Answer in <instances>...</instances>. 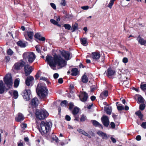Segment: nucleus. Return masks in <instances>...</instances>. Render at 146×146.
Wrapping results in <instances>:
<instances>
[{
    "label": "nucleus",
    "mask_w": 146,
    "mask_h": 146,
    "mask_svg": "<svg viewBox=\"0 0 146 146\" xmlns=\"http://www.w3.org/2000/svg\"><path fill=\"white\" fill-rule=\"evenodd\" d=\"M45 61L47 62V64L51 68L55 67L56 66L62 67L66 65V61L60 55L56 53L54 54L53 57L51 56H46Z\"/></svg>",
    "instance_id": "f257e3e1"
},
{
    "label": "nucleus",
    "mask_w": 146,
    "mask_h": 146,
    "mask_svg": "<svg viewBox=\"0 0 146 146\" xmlns=\"http://www.w3.org/2000/svg\"><path fill=\"white\" fill-rule=\"evenodd\" d=\"M36 92L41 99L45 98L48 95V90L47 87L42 84H38Z\"/></svg>",
    "instance_id": "f03ea898"
},
{
    "label": "nucleus",
    "mask_w": 146,
    "mask_h": 146,
    "mask_svg": "<svg viewBox=\"0 0 146 146\" xmlns=\"http://www.w3.org/2000/svg\"><path fill=\"white\" fill-rule=\"evenodd\" d=\"M40 128L39 131L42 135L46 134L50 129L51 127L49 122L42 121L40 125Z\"/></svg>",
    "instance_id": "7ed1b4c3"
},
{
    "label": "nucleus",
    "mask_w": 146,
    "mask_h": 146,
    "mask_svg": "<svg viewBox=\"0 0 146 146\" xmlns=\"http://www.w3.org/2000/svg\"><path fill=\"white\" fill-rule=\"evenodd\" d=\"M35 114L36 118L40 120L45 119L48 115V113L46 111L42 109H36Z\"/></svg>",
    "instance_id": "20e7f679"
},
{
    "label": "nucleus",
    "mask_w": 146,
    "mask_h": 146,
    "mask_svg": "<svg viewBox=\"0 0 146 146\" xmlns=\"http://www.w3.org/2000/svg\"><path fill=\"white\" fill-rule=\"evenodd\" d=\"M23 98L25 100H38L36 97L32 98L31 91L29 89H25L23 92L22 94Z\"/></svg>",
    "instance_id": "39448f33"
},
{
    "label": "nucleus",
    "mask_w": 146,
    "mask_h": 146,
    "mask_svg": "<svg viewBox=\"0 0 146 146\" xmlns=\"http://www.w3.org/2000/svg\"><path fill=\"white\" fill-rule=\"evenodd\" d=\"M23 57L25 59H28L29 62L30 63L34 61L36 57L35 54L33 52H25L23 54Z\"/></svg>",
    "instance_id": "423d86ee"
},
{
    "label": "nucleus",
    "mask_w": 146,
    "mask_h": 146,
    "mask_svg": "<svg viewBox=\"0 0 146 146\" xmlns=\"http://www.w3.org/2000/svg\"><path fill=\"white\" fill-rule=\"evenodd\" d=\"M4 81L5 84L9 88L12 86L13 84L12 76L11 74H7L4 78Z\"/></svg>",
    "instance_id": "0eeeda50"
},
{
    "label": "nucleus",
    "mask_w": 146,
    "mask_h": 146,
    "mask_svg": "<svg viewBox=\"0 0 146 146\" xmlns=\"http://www.w3.org/2000/svg\"><path fill=\"white\" fill-rule=\"evenodd\" d=\"M25 64V63L21 60L19 62L15 63L13 66L14 68L17 70H20L24 67Z\"/></svg>",
    "instance_id": "6e6552de"
},
{
    "label": "nucleus",
    "mask_w": 146,
    "mask_h": 146,
    "mask_svg": "<svg viewBox=\"0 0 146 146\" xmlns=\"http://www.w3.org/2000/svg\"><path fill=\"white\" fill-rule=\"evenodd\" d=\"M80 110V108L77 107H74V117L75 119L74 120L79 121V115H78L79 112Z\"/></svg>",
    "instance_id": "1a4fd4ad"
},
{
    "label": "nucleus",
    "mask_w": 146,
    "mask_h": 146,
    "mask_svg": "<svg viewBox=\"0 0 146 146\" xmlns=\"http://www.w3.org/2000/svg\"><path fill=\"white\" fill-rule=\"evenodd\" d=\"M102 123L106 127H108L109 124L108 117L107 116L104 115L101 118Z\"/></svg>",
    "instance_id": "9d476101"
},
{
    "label": "nucleus",
    "mask_w": 146,
    "mask_h": 146,
    "mask_svg": "<svg viewBox=\"0 0 146 146\" xmlns=\"http://www.w3.org/2000/svg\"><path fill=\"white\" fill-rule=\"evenodd\" d=\"M24 67L25 75L26 76H27L32 72V68L28 65H25Z\"/></svg>",
    "instance_id": "9b49d317"
},
{
    "label": "nucleus",
    "mask_w": 146,
    "mask_h": 146,
    "mask_svg": "<svg viewBox=\"0 0 146 146\" xmlns=\"http://www.w3.org/2000/svg\"><path fill=\"white\" fill-rule=\"evenodd\" d=\"M34 81V78L32 76H29L27 77L25 81V84L28 86H29L31 84H32Z\"/></svg>",
    "instance_id": "f8f14e48"
},
{
    "label": "nucleus",
    "mask_w": 146,
    "mask_h": 146,
    "mask_svg": "<svg viewBox=\"0 0 146 146\" xmlns=\"http://www.w3.org/2000/svg\"><path fill=\"white\" fill-rule=\"evenodd\" d=\"M26 34L24 36L25 39L27 40H29V39H32L34 35V32L33 31H27L26 32Z\"/></svg>",
    "instance_id": "ddd939ff"
},
{
    "label": "nucleus",
    "mask_w": 146,
    "mask_h": 146,
    "mask_svg": "<svg viewBox=\"0 0 146 146\" xmlns=\"http://www.w3.org/2000/svg\"><path fill=\"white\" fill-rule=\"evenodd\" d=\"M97 134L100 137H101L103 139H107L108 137L107 134L101 131H98Z\"/></svg>",
    "instance_id": "4468645a"
},
{
    "label": "nucleus",
    "mask_w": 146,
    "mask_h": 146,
    "mask_svg": "<svg viewBox=\"0 0 146 146\" xmlns=\"http://www.w3.org/2000/svg\"><path fill=\"white\" fill-rule=\"evenodd\" d=\"M61 53L62 56L64 57L66 60H68L70 59V54L69 52L63 50L61 52Z\"/></svg>",
    "instance_id": "2eb2a0df"
},
{
    "label": "nucleus",
    "mask_w": 146,
    "mask_h": 146,
    "mask_svg": "<svg viewBox=\"0 0 146 146\" xmlns=\"http://www.w3.org/2000/svg\"><path fill=\"white\" fill-rule=\"evenodd\" d=\"M25 117L21 113H18L17 115L15 117V120L18 122H21L24 119Z\"/></svg>",
    "instance_id": "dca6fc26"
},
{
    "label": "nucleus",
    "mask_w": 146,
    "mask_h": 146,
    "mask_svg": "<svg viewBox=\"0 0 146 146\" xmlns=\"http://www.w3.org/2000/svg\"><path fill=\"white\" fill-rule=\"evenodd\" d=\"M79 98L81 100H87L88 98V95L85 92H84L81 94Z\"/></svg>",
    "instance_id": "f3484780"
},
{
    "label": "nucleus",
    "mask_w": 146,
    "mask_h": 146,
    "mask_svg": "<svg viewBox=\"0 0 146 146\" xmlns=\"http://www.w3.org/2000/svg\"><path fill=\"white\" fill-rule=\"evenodd\" d=\"M34 37L40 41H45V38L44 37H42L40 33H38L35 34Z\"/></svg>",
    "instance_id": "a211bd4d"
},
{
    "label": "nucleus",
    "mask_w": 146,
    "mask_h": 146,
    "mask_svg": "<svg viewBox=\"0 0 146 146\" xmlns=\"http://www.w3.org/2000/svg\"><path fill=\"white\" fill-rule=\"evenodd\" d=\"M108 95V92L107 90H105L102 92L100 94V98H101V100L105 99L106 97Z\"/></svg>",
    "instance_id": "6ab92c4d"
},
{
    "label": "nucleus",
    "mask_w": 146,
    "mask_h": 146,
    "mask_svg": "<svg viewBox=\"0 0 146 146\" xmlns=\"http://www.w3.org/2000/svg\"><path fill=\"white\" fill-rule=\"evenodd\" d=\"M115 73V70H112L111 68H108V69L107 72V76L109 78L110 76H113Z\"/></svg>",
    "instance_id": "aec40b11"
},
{
    "label": "nucleus",
    "mask_w": 146,
    "mask_h": 146,
    "mask_svg": "<svg viewBox=\"0 0 146 146\" xmlns=\"http://www.w3.org/2000/svg\"><path fill=\"white\" fill-rule=\"evenodd\" d=\"M112 115L115 123H117L118 125H119L120 123V117L118 116L117 115H116L114 113H112Z\"/></svg>",
    "instance_id": "412c9836"
},
{
    "label": "nucleus",
    "mask_w": 146,
    "mask_h": 146,
    "mask_svg": "<svg viewBox=\"0 0 146 146\" xmlns=\"http://www.w3.org/2000/svg\"><path fill=\"white\" fill-rule=\"evenodd\" d=\"M100 57V54L98 52H94L92 53V57L94 59H98Z\"/></svg>",
    "instance_id": "4be33fe9"
},
{
    "label": "nucleus",
    "mask_w": 146,
    "mask_h": 146,
    "mask_svg": "<svg viewBox=\"0 0 146 146\" xmlns=\"http://www.w3.org/2000/svg\"><path fill=\"white\" fill-rule=\"evenodd\" d=\"M137 103L139 104H141L139 105V108L141 110H143L145 108L146 106L145 104H144V101H137Z\"/></svg>",
    "instance_id": "5701e85b"
},
{
    "label": "nucleus",
    "mask_w": 146,
    "mask_h": 146,
    "mask_svg": "<svg viewBox=\"0 0 146 146\" xmlns=\"http://www.w3.org/2000/svg\"><path fill=\"white\" fill-rule=\"evenodd\" d=\"M137 40L141 45H144L146 43V40H144L143 38H141L140 35L137 37Z\"/></svg>",
    "instance_id": "b1692460"
},
{
    "label": "nucleus",
    "mask_w": 146,
    "mask_h": 146,
    "mask_svg": "<svg viewBox=\"0 0 146 146\" xmlns=\"http://www.w3.org/2000/svg\"><path fill=\"white\" fill-rule=\"evenodd\" d=\"M77 131L83 135L84 136H86L90 138H91V136L89 134L87 133L84 130L81 129H77Z\"/></svg>",
    "instance_id": "393cba45"
},
{
    "label": "nucleus",
    "mask_w": 146,
    "mask_h": 146,
    "mask_svg": "<svg viewBox=\"0 0 146 146\" xmlns=\"http://www.w3.org/2000/svg\"><path fill=\"white\" fill-rule=\"evenodd\" d=\"M31 102L30 103V104L32 108H36L38 106L39 103V101H31Z\"/></svg>",
    "instance_id": "a878e982"
},
{
    "label": "nucleus",
    "mask_w": 146,
    "mask_h": 146,
    "mask_svg": "<svg viewBox=\"0 0 146 146\" xmlns=\"http://www.w3.org/2000/svg\"><path fill=\"white\" fill-rule=\"evenodd\" d=\"M135 114L138 117L140 120L143 121V115L142 113L140 110H139L136 111L135 112Z\"/></svg>",
    "instance_id": "bb28decb"
},
{
    "label": "nucleus",
    "mask_w": 146,
    "mask_h": 146,
    "mask_svg": "<svg viewBox=\"0 0 146 146\" xmlns=\"http://www.w3.org/2000/svg\"><path fill=\"white\" fill-rule=\"evenodd\" d=\"M5 87L2 80L0 81V94H2L5 92Z\"/></svg>",
    "instance_id": "cd10ccee"
},
{
    "label": "nucleus",
    "mask_w": 146,
    "mask_h": 146,
    "mask_svg": "<svg viewBox=\"0 0 146 146\" xmlns=\"http://www.w3.org/2000/svg\"><path fill=\"white\" fill-rule=\"evenodd\" d=\"M81 44L84 46H86L88 44L87 43V38H80V39Z\"/></svg>",
    "instance_id": "c85d7f7f"
},
{
    "label": "nucleus",
    "mask_w": 146,
    "mask_h": 146,
    "mask_svg": "<svg viewBox=\"0 0 146 146\" xmlns=\"http://www.w3.org/2000/svg\"><path fill=\"white\" fill-rule=\"evenodd\" d=\"M86 73H85L84 75H83L81 78L82 81L84 83H86L88 81V78L86 75Z\"/></svg>",
    "instance_id": "c756f323"
},
{
    "label": "nucleus",
    "mask_w": 146,
    "mask_h": 146,
    "mask_svg": "<svg viewBox=\"0 0 146 146\" xmlns=\"http://www.w3.org/2000/svg\"><path fill=\"white\" fill-rule=\"evenodd\" d=\"M17 44L19 46H20L21 47L24 48L26 46V44L25 43L23 42L21 40H19L17 43Z\"/></svg>",
    "instance_id": "7c9ffc66"
},
{
    "label": "nucleus",
    "mask_w": 146,
    "mask_h": 146,
    "mask_svg": "<svg viewBox=\"0 0 146 146\" xmlns=\"http://www.w3.org/2000/svg\"><path fill=\"white\" fill-rule=\"evenodd\" d=\"M92 123L93 125L96 127H102V125L99 123L98 121L95 120H92Z\"/></svg>",
    "instance_id": "2f4dec72"
},
{
    "label": "nucleus",
    "mask_w": 146,
    "mask_h": 146,
    "mask_svg": "<svg viewBox=\"0 0 146 146\" xmlns=\"http://www.w3.org/2000/svg\"><path fill=\"white\" fill-rule=\"evenodd\" d=\"M135 99L137 100H143V98L142 96L139 95H136L134 97Z\"/></svg>",
    "instance_id": "473e14b6"
},
{
    "label": "nucleus",
    "mask_w": 146,
    "mask_h": 146,
    "mask_svg": "<svg viewBox=\"0 0 146 146\" xmlns=\"http://www.w3.org/2000/svg\"><path fill=\"white\" fill-rule=\"evenodd\" d=\"M40 80H43L46 81L48 84H50V82L49 81L48 79L42 76L40 78Z\"/></svg>",
    "instance_id": "72a5a7b5"
},
{
    "label": "nucleus",
    "mask_w": 146,
    "mask_h": 146,
    "mask_svg": "<svg viewBox=\"0 0 146 146\" xmlns=\"http://www.w3.org/2000/svg\"><path fill=\"white\" fill-rule=\"evenodd\" d=\"M19 84V80L17 79H16L14 82V87L15 88H17L18 87Z\"/></svg>",
    "instance_id": "f704fd0d"
},
{
    "label": "nucleus",
    "mask_w": 146,
    "mask_h": 146,
    "mask_svg": "<svg viewBox=\"0 0 146 146\" xmlns=\"http://www.w3.org/2000/svg\"><path fill=\"white\" fill-rule=\"evenodd\" d=\"M80 72L76 68H74V76H76L79 74Z\"/></svg>",
    "instance_id": "c9c22d12"
},
{
    "label": "nucleus",
    "mask_w": 146,
    "mask_h": 146,
    "mask_svg": "<svg viewBox=\"0 0 146 146\" xmlns=\"http://www.w3.org/2000/svg\"><path fill=\"white\" fill-rule=\"evenodd\" d=\"M140 88L143 91H144L146 90V84H143L141 83L140 85Z\"/></svg>",
    "instance_id": "e433bc0d"
},
{
    "label": "nucleus",
    "mask_w": 146,
    "mask_h": 146,
    "mask_svg": "<svg viewBox=\"0 0 146 146\" xmlns=\"http://www.w3.org/2000/svg\"><path fill=\"white\" fill-rule=\"evenodd\" d=\"M69 90L70 93L72 95H73V84H70L69 86Z\"/></svg>",
    "instance_id": "4c0bfd02"
},
{
    "label": "nucleus",
    "mask_w": 146,
    "mask_h": 146,
    "mask_svg": "<svg viewBox=\"0 0 146 146\" xmlns=\"http://www.w3.org/2000/svg\"><path fill=\"white\" fill-rule=\"evenodd\" d=\"M18 96V92L17 91H14L13 93V98L14 99L17 98Z\"/></svg>",
    "instance_id": "58836bf2"
},
{
    "label": "nucleus",
    "mask_w": 146,
    "mask_h": 146,
    "mask_svg": "<svg viewBox=\"0 0 146 146\" xmlns=\"http://www.w3.org/2000/svg\"><path fill=\"white\" fill-rule=\"evenodd\" d=\"M71 72V74L73 76V68H72V66L70 67L69 70L67 72L68 74H70Z\"/></svg>",
    "instance_id": "ea45409f"
},
{
    "label": "nucleus",
    "mask_w": 146,
    "mask_h": 146,
    "mask_svg": "<svg viewBox=\"0 0 146 146\" xmlns=\"http://www.w3.org/2000/svg\"><path fill=\"white\" fill-rule=\"evenodd\" d=\"M114 3V2L113 0H111L110 2L108 5V7L110 8V9H111L112 5Z\"/></svg>",
    "instance_id": "a19ab883"
},
{
    "label": "nucleus",
    "mask_w": 146,
    "mask_h": 146,
    "mask_svg": "<svg viewBox=\"0 0 146 146\" xmlns=\"http://www.w3.org/2000/svg\"><path fill=\"white\" fill-rule=\"evenodd\" d=\"M63 27L65 28V29L68 30H70L71 27V26L68 24H65L64 25Z\"/></svg>",
    "instance_id": "79ce46f5"
},
{
    "label": "nucleus",
    "mask_w": 146,
    "mask_h": 146,
    "mask_svg": "<svg viewBox=\"0 0 146 146\" xmlns=\"http://www.w3.org/2000/svg\"><path fill=\"white\" fill-rule=\"evenodd\" d=\"M7 52L8 55L10 56L12 55L13 53V51L10 48L9 49L7 50Z\"/></svg>",
    "instance_id": "37998d69"
},
{
    "label": "nucleus",
    "mask_w": 146,
    "mask_h": 146,
    "mask_svg": "<svg viewBox=\"0 0 146 146\" xmlns=\"http://www.w3.org/2000/svg\"><path fill=\"white\" fill-rule=\"evenodd\" d=\"M123 84L124 85L125 87H129L130 86V85L129 84V82L128 81H124L123 82Z\"/></svg>",
    "instance_id": "c03bdc74"
},
{
    "label": "nucleus",
    "mask_w": 146,
    "mask_h": 146,
    "mask_svg": "<svg viewBox=\"0 0 146 146\" xmlns=\"http://www.w3.org/2000/svg\"><path fill=\"white\" fill-rule=\"evenodd\" d=\"M67 102V101H62L60 103V105L61 106H66L67 105V104L68 103V102Z\"/></svg>",
    "instance_id": "a18cd8bd"
},
{
    "label": "nucleus",
    "mask_w": 146,
    "mask_h": 146,
    "mask_svg": "<svg viewBox=\"0 0 146 146\" xmlns=\"http://www.w3.org/2000/svg\"><path fill=\"white\" fill-rule=\"evenodd\" d=\"M86 119V117L84 115H82L81 116L80 121H84Z\"/></svg>",
    "instance_id": "49530a36"
},
{
    "label": "nucleus",
    "mask_w": 146,
    "mask_h": 146,
    "mask_svg": "<svg viewBox=\"0 0 146 146\" xmlns=\"http://www.w3.org/2000/svg\"><path fill=\"white\" fill-rule=\"evenodd\" d=\"M106 112V113L108 115H110L111 114V111L108 108L106 110H105Z\"/></svg>",
    "instance_id": "de8ad7c7"
},
{
    "label": "nucleus",
    "mask_w": 146,
    "mask_h": 146,
    "mask_svg": "<svg viewBox=\"0 0 146 146\" xmlns=\"http://www.w3.org/2000/svg\"><path fill=\"white\" fill-rule=\"evenodd\" d=\"M35 48L36 49V50L37 51L38 53H41V50L39 48V46L38 45H36L35 46Z\"/></svg>",
    "instance_id": "09e8293b"
},
{
    "label": "nucleus",
    "mask_w": 146,
    "mask_h": 146,
    "mask_svg": "<svg viewBox=\"0 0 146 146\" xmlns=\"http://www.w3.org/2000/svg\"><path fill=\"white\" fill-rule=\"evenodd\" d=\"M78 29V24L77 23H75L74 25V31L76 30H77Z\"/></svg>",
    "instance_id": "8fccbe9b"
},
{
    "label": "nucleus",
    "mask_w": 146,
    "mask_h": 146,
    "mask_svg": "<svg viewBox=\"0 0 146 146\" xmlns=\"http://www.w3.org/2000/svg\"><path fill=\"white\" fill-rule=\"evenodd\" d=\"M50 21L54 25H56V24H57V22L54 19H51Z\"/></svg>",
    "instance_id": "3c124183"
},
{
    "label": "nucleus",
    "mask_w": 146,
    "mask_h": 146,
    "mask_svg": "<svg viewBox=\"0 0 146 146\" xmlns=\"http://www.w3.org/2000/svg\"><path fill=\"white\" fill-rule=\"evenodd\" d=\"M111 127V128L114 129L115 128V123L113 122H111L110 124Z\"/></svg>",
    "instance_id": "603ef678"
},
{
    "label": "nucleus",
    "mask_w": 146,
    "mask_h": 146,
    "mask_svg": "<svg viewBox=\"0 0 146 146\" xmlns=\"http://www.w3.org/2000/svg\"><path fill=\"white\" fill-rule=\"evenodd\" d=\"M117 109L119 111H121L124 109L123 106H117Z\"/></svg>",
    "instance_id": "864d4df0"
},
{
    "label": "nucleus",
    "mask_w": 146,
    "mask_h": 146,
    "mask_svg": "<svg viewBox=\"0 0 146 146\" xmlns=\"http://www.w3.org/2000/svg\"><path fill=\"white\" fill-rule=\"evenodd\" d=\"M50 6L54 9H56V7L55 5L53 3H50Z\"/></svg>",
    "instance_id": "5fc2aeb1"
},
{
    "label": "nucleus",
    "mask_w": 146,
    "mask_h": 146,
    "mask_svg": "<svg viewBox=\"0 0 146 146\" xmlns=\"http://www.w3.org/2000/svg\"><path fill=\"white\" fill-rule=\"evenodd\" d=\"M141 126L143 128H146V122H143L141 125Z\"/></svg>",
    "instance_id": "6e6d98bb"
},
{
    "label": "nucleus",
    "mask_w": 146,
    "mask_h": 146,
    "mask_svg": "<svg viewBox=\"0 0 146 146\" xmlns=\"http://www.w3.org/2000/svg\"><path fill=\"white\" fill-rule=\"evenodd\" d=\"M89 8V7L88 6H82L81 7V8L83 10H86L88 9Z\"/></svg>",
    "instance_id": "4d7b16f0"
},
{
    "label": "nucleus",
    "mask_w": 146,
    "mask_h": 146,
    "mask_svg": "<svg viewBox=\"0 0 146 146\" xmlns=\"http://www.w3.org/2000/svg\"><path fill=\"white\" fill-rule=\"evenodd\" d=\"M65 119L67 121H69L70 120L71 118L69 115H66L65 116Z\"/></svg>",
    "instance_id": "13d9d810"
},
{
    "label": "nucleus",
    "mask_w": 146,
    "mask_h": 146,
    "mask_svg": "<svg viewBox=\"0 0 146 146\" xmlns=\"http://www.w3.org/2000/svg\"><path fill=\"white\" fill-rule=\"evenodd\" d=\"M59 76V74L57 73H55L54 74L53 77L55 79H57Z\"/></svg>",
    "instance_id": "bf43d9fd"
},
{
    "label": "nucleus",
    "mask_w": 146,
    "mask_h": 146,
    "mask_svg": "<svg viewBox=\"0 0 146 146\" xmlns=\"http://www.w3.org/2000/svg\"><path fill=\"white\" fill-rule=\"evenodd\" d=\"M123 62L124 63H126L128 62V59L127 58H124L123 59Z\"/></svg>",
    "instance_id": "052dcab7"
},
{
    "label": "nucleus",
    "mask_w": 146,
    "mask_h": 146,
    "mask_svg": "<svg viewBox=\"0 0 146 146\" xmlns=\"http://www.w3.org/2000/svg\"><path fill=\"white\" fill-rule=\"evenodd\" d=\"M136 139L137 141H140L141 139V136L140 135H137L136 137Z\"/></svg>",
    "instance_id": "680f3d73"
},
{
    "label": "nucleus",
    "mask_w": 146,
    "mask_h": 146,
    "mask_svg": "<svg viewBox=\"0 0 146 146\" xmlns=\"http://www.w3.org/2000/svg\"><path fill=\"white\" fill-rule=\"evenodd\" d=\"M58 83L61 84L63 82V80L62 78H60L58 79Z\"/></svg>",
    "instance_id": "e2e57ef3"
},
{
    "label": "nucleus",
    "mask_w": 146,
    "mask_h": 146,
    "mask_svg": "<svg viewBox=\"0 0 146 146\" xmlns=\"http://www.w3.org/2000/svg\"><path fill=\"white\" fill-rule=\"evenodd\" d=\"M40 76L39 73L37 72L35 76V78L36 80H37Z\"/></svg>",
    "instance_id": "0e129e2a"
},
{
    "label": "nucleus",
    "mask_w": 146,
    "mask_h": 146,
    "mask_svg": "<svg viewBox=\"0 0 146 146\" xmlns=\"http://www.w3.org/2000/svg\"><path fill=\"white\" fill-rule=\"evenodd\" d=\"M61 5L63 6H65L66 5V2L65 0H61Z\"/></svg>",
    "instance_id": "69168bd1"
},
{
    "label": "nucleus",
    "mask_w": 146,
    "mask_h": 146,
    "mask_svg": "<svg viewBox=\"0 0 146 146\" xmlns=\"http://www.w3.org/2000/svg\"><path fill=\"white\" fill-rule=\"evenodd\" d=\"M96 89V87L92 86L91 88V91L92 92H93Z\"/></svg>",
    "instance_id": "338daca9"
},
{
    "label": "nucleus",
    "mask_w": 146,
    "mask_h": 146,
    "mask_svg": "<svg viewBox=\"0 0 146 146\" xmlns=\"http://www.w3.org/2000/svg\"><path fill=\"white\" fill-rule=\"evenodd\" d=\"M122 74H125V73H127L128 72V70H125L124 69H121Z\"/></svg>",
    "instance_id": "774afa93"
}]
</instances>
